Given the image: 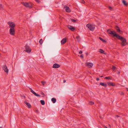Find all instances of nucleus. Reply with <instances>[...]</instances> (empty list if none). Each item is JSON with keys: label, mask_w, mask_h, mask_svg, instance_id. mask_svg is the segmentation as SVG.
Here are the masks:
<instances>
[{"label": "nucleus", "mask_w": 128, "mask_h": 128, "mask_svg": "<svg viewBox=\"0 0 128 128\" xmlns=\"http://www.w3.org/2000/svg\"><path fill=\"white\" fill-rule=\"evenodd\" d=\"M110 34L112 35L113 36L116 37L118 39H120L122 42L121 44L122 46H124L126 44V39L117 34L116 32L114 31H112Z\"/></svg>", "instance_id": "nucleus-1"}, {"label": "nucleus", "mask_w": 128, "mask_h": 128, "mask_svg": "<svg viewBox=\"0 0 128 128\" xmlns=\"http://www.w3.org/2000/svg\"><path fill=\"white\" fill-rule=\"evenodd\" d=\"M110 34L112 35L113 36L116 37L118 39H120L122 42L121 44L122 46H124L126 44V39L117 34L116 32L114 31H112Z\"/></svg>", "instance_id": "nucleus-2"}, {"label": "nucleus", "mask_w": 128, "mask_h": 128, "mask_svg": "<svg viewBox=\"0 0 128 128\" xmlns=\"http://www.w3.org/2000/svg\"><path fill=\"white\" fill-rule=\"evenodd\" d=\"M86 26L92 31H94L95 28V26H94L89 24H87Z\"/></svg>", "instance_id": "nucleus-3"}, {"label": "nucleus", "mask_w": 128, "mask_h": 128, "mask_svg": "<svg viewBox=\"0 0 128 128\" xmlns=\"http://www.w3.org/2000/svg\"><path fill=\"white\" fill-rule=\"evenodd\" d=\"M21 3L26 7L29 8H31L32 7V5L28 3L22 2Z\"/></svg>", "instance_id": "nucleus-4"}, {"label": "nucleus", "mask_w": 128, "mask_h": 128, "mask_svg": "<svg viewBox=\"0 0 128 128\" xmlns=\"http://www.w3.org/2000/svg\"><path fill=\"white\" fill-rule=\"evenodd\" d=\"M25 47L26 49L25 50L28 52H31V50L28 46L27 45H26Z\"/></svg>", "instance_id": "nucleus-5"}, {"label": "nucleus", "mask_w": 128, "mask_h": 128, "mask_svg": "<svg viewBox=\"0 0 128 128\" xmlns=\"http://www.w3.org/2000/svg\"><path fill=\"white\" fill-rule=\"evenodd\" d=\"M8 24L9 25L11 28H14L15 26V24L14 23L12 22H8Z\"/></svg>", "instance_id": "nucleus-6"}, {"label": "nucleus", "mask_w": 128, "mask_h": 128, "mask_svg": "<svg viewBox=\"0 0 128 128\" xmlns=\"http://www.w3.org/2000/svg\"><path fill=\"white\" fill-rule=\"evenodd\" d=\"M10 33L12 35H14L15 34L14 28H10Z\"/></svg>", "instance_id": "nucleus-7"}, {"label": "nucleus", "mask_w": 128, "mask_h": 128, "mask_svg": "<svg viewBox=\"0 0 128 128\" xmlns=\"http://www.w3.org/2000/svg\"><path fill=\"white\" fill-rule=\"evenodd\" d=\"M3 69L4 70V72L6 73H8V70L7 68V66L5 65L2 67Z\"/></svg>", "instance_id": "nucleus-8"}, {"label": "nucleus", "mask_w": 128, "mask_h": 128, "mask_svg": "<svg viewBox=\"0 0 128 128\" xmlns=\"http://www.w3.org/2000/svg\"><path fill=\"white\" fill-rule=\"evenodd\" d=\"M93 65V64L92 63H90L89 62H86V66L90 68H92Z\"/></svg>", "instance_id": "nucleus-9"}, {"label": "nucleus", "mask_w": 128, "mask_h": 128, "mask_svg": "<svg viewBox=\"0 0 128 128\" xmlns=\"http://www.w3.org/2000/svg\"><path fill=\"white\" fill-rule=\"evenodd\" d=\"M30 90L32 93L33 94H34V95L37 96H40V95L36 94L34 91L31 88H30Z\"/></svg>", "instance_id": "nucleus-10"}, {"label": "nucleus", "mask_w": 128, "mask_h": 128, "mask_svg": "<svg viewBox=\"0 0 128 128\" xmlns=\"http://www.w3.org/2000/svg\"><path fill=\"white\" fill-rule=\"evenodd\" d=\"M64 10L67 12H70V10L69 8L67 6H66L64 8Z\"/></svg>", "instance_id": "nucleus-11"}, {"label": "nucleus", "mask_w": 128, "mask_h": 128, "mask_svg": "<svg viewBox=\"0 0 128 128\" xmlns=\"http://www.w3.org/2000/svg\"><path fill=\"white\" fill-rule=\"evenodd\" d=\"M68 28L69 29L71 30L72 31H74L75 29V28L74 27L70 26H68Z\"/></svg>", "instance_id": "nucleus-12"}, {"label": "nucleus", "mask_w": 128, "mask_h": 128, "mask_svg": "<svg viewBox=\"0 0 128 128\" xmlns=\"http://www.w3.org/2000/svg\"><path fill=\"white\" fill-rule=\"evenodd\" d=\"M60 66V65L59 64H54L53 66V67L54 68H57Z\"/></svg>", "instance_id": "nucleus-13"}, {"label": "nucleus", "mask_w": 128, "mask_h": 128, "mask_svg": "<svg viewBox=\"0 0 128 128\" xmlns=\"http://www.w3.org/2000/svg\"><path fill=\"white\" fill-rule=\"evenodd\" d=\"M66 42V38H63L61 41V43L62 44H64Z\"/></svg>", "instance_id": "nucleus-14"}, {"label": "nucleus", "mask_w": 128, "mask_h": 128, "mask_svg": "<svg viewBox=\"0 0 128 128\" xmlns=\"http://www.w3.org/2000/svg\"><path fill=\"white\" fill-rule=\"evenodd\" d=\"M116 29L117 31L118 32L121 33L122 31L120 30V28L118 26H116Z\"/></svg>", "instance_id": "nucleus-15"}, {"label": "nucleus", "mask_w": 128, "mask_h": 128, "mask_svg": "<svg viewBox=\"0 0 128 128\" xmlns=\"http://www.w3.org/2000/svg\"><path fill=\"white\" fill-rule=\"evenodd\" d=\"M108 85L109 86H115V84H114V83L113 82H108Z\"/></svg>", "instance_id": "nucleus-16"}, {"label": "nucleus", "mask_w": 128, "mask_h": 128, "mask_svg": "<svg viewBox=\"0 0 128 128\" xmlns=\"http://www.w3.org/2000/svg\"><path fill=\"white\" fill-rule=\"evenodd\" d=\"M25 104L28 106L29 108H30L31 107V105L30 104L27 102H24Z\"/></svg>", "instance_id": "nucleus-17"}, {"label": "nucleus", "mask_w": 128, "mask_h": 128, "mask_svg": "<svg viewBox=\"0 0 128 128\" xmlns=\"http://www.w3.org/2000/svg\"><path fill=\"white\" fill-rule=\"evenodd\" d=\"M100 85L103 86L105 87H106L107 86V85L106 84H104L103 82H100Z\"/></svg>", "instance_id": "nucleus-18"}, {"label": "nucleus", "mask_w": 128, "mask_h": 128, "mask_svg": "<svg viewBox=\"0 0 128 128\" xmlns=\"http://www.w3.org/2000/svg\"><path fill=\"white\" fill-rule=\"evenodd\" d=\"M99 52H100L101 53L103 54H105V52H104V51L103 50H102L101 49H99Z\"/></svg>", "instance_id": "nucleus-19"}, {"label": "nucleus", "mask_w": 128, "mask_h": 128, "mask_svg": "<svg viewBox=\"0 0 128 128\" xmlns=\"http://www.w3.org/2000/svg\"><path fill=\"white\" fill-rule=\"evenodd\" d=\"M122 3L125 6H127L128 5V4L124 0H122Z\"/></svg>", "instance_id": "nucleus-20"}, {"label": "nucleus", "mask_w": 128, "mask_h": 128, "mask_svg": "<svg viewBox=\"0 0 128 128\" xmlns=\"http://www.w3.org/2000/svg\"><path fill=\"white\" fill-rule=\"evenodd\" d=\"M56 99L54 98H52V101L53 103H55L56 102Z\"/></svg>", "instance_id": "nucleus-21"}, {"label": "nucleus", "mask_w": 128, "mask_h": 128, "mask_svg": "<svg viewBox=\"0 0 128 128\" xmlns=\"http://www.w3.org/2000/svg\"><path fill=\"white\" fill-rule=\"evenodd\" d=\"M40 102L41 104L42 105H44L45 104V102L43 100H40Z\"/></svg>", "instance_id": "nucleus-22"}, {"label": "nucleus", "mask_w": 128, "mask_h": 128, "mask_svg": "<svg viewBox=\"0 0 128 128\" xmlns=\"http://www.w3.org/2000/svg\"><path fill=\"white\" fill-rule=\"evenodd\" d=\"M76 38L77 39V40L78 42L80 41V37L79 36H78L76 37Z\"/></svg>", "instance_id": "nucleus-23"}, {"label": "nucleus", "mask_w": 128, "mask_h": 128, "mask_svg": "<svg viewBox=\"0 0 128 128\" xmlns=\"http://www.w3.org/2000/svg\"><path fill=\"white\" fill-rule=\"evenodd\" d=\"M43 41L42 39H41L39 41V43L40 44H42Z\"/></svg>", "instance_id": "nucleus-24"}, {"label": "nucleus", "mask_w": 128, "mask_h": 128, "mask_svg": "<svg viewBox=\"0 0 128 128\" xmlns=\"http://www.w3.org/2000/svg\"><path fill=\"white\" fill-rule=\"evenodd\" d=\"M112 31L110 29H108V30L107 32L108 33L110 34L111 33Z\"/></svg>", "instance_id": "nucleus-25"}, {"label": "nucleus", "mask_w": 128, "mask_h": 128, "mask_svg": "<svg viewBox=\"0 0 128 128\" xmlns=\"http://www.w3.org/2000/svg\"><path fill=\"white\" fill-rule=\"evenodd\" d=\"M105 79L108 80L111 79L110 77V76H107L105 78Z\"/></svg>", "instance_id": "nucleus-26"}, {"label": "nucleus", "mask_w": 128, "mask_h": 128, "mask_svg": "<svg viewBox=\"0 0 128 128\" xmlns=\"http://www.w3.org/2000/svg\"><path fill=\"white\" fill-rule=\"evenodd\" d=\"M112 69L114 70L116 69V68L114 66H112Z\"/></svg>", "instance_id": "nucleus-27"}, {"label": "nucleus", "mask_w": 128, "mask_h": 128, "mask_svg": "<svg viewBox=\"0 0 128 128\" xmlns=\"http://www.w3.org/2000/svg\"><path fill=\"white\" fill-rule=\"evenodd\" d=\"M41 83L43 85V86H44V84H45L46 83V82L45 81H42L41 82Z\"/></svg>", "instance_id": "nucleus-28"}, {"label": "nucleus", "mask_w": 128, "mask_h": 128, "mask_svg": "<svg viewBox=\"0 0 128 128\" xmlns=\"http://www.w3.org/2000/svg\"><path fill=\"white\" fill-rule=\"evenodd\" d=\"M119 94L121 95H124V93L122 92H120Z\"/></svg>", "instance_id": "nucleus-29"}, {"label": "nucleus", "mask_w": 128, "mask_h": 128, "mask_svg": "<svg viewBox=\"0 0 128 128\" xmlns=\"http://www.w3.org/2000/svg\"><path fill=\"white\" fill-rule=\"evenodd\" d=\"M89 104L90 105H92L94 104V102H89Z\"/></svg>", "instance_id": "nucleus-30"}, {"label": "nucleus", "mask_w": 128, "mask_h": 128, "mask_svg": "<svg viewBox=\"0 0 128 128\" xmlns=\"http://www.w3.org/2000/svg\"><path fill=\"white\" fill-rule=\"evenodd\" d=\"M71 20L72 22H75L76 21V20H75L73 19H71Z\"/></svg>", "instance_id": "nucleus-31"}, {"label": "nucleus", "mask_w": 128, "mask_h": 128, "mask_svg": "<svg viewBox=\"0 0 128 128\" xmlns=\"http://www.w3.org/2000/svg\"><path fill=\"white\" fill-rule=\"evenodd\" d=\"M99 39L101 40L102 41H103V42H104V40H103V39L101 37H99Z\"/></svg>", "instance_id": "nucleus-32"}, {"label": "nucleus", "mask_w": 128, "mask_h": 128, "mask_svg": "<svg viewBox=\"0 0 128 128\" xmlns=\"http://www.w3.org/2000/svg\"><path fill=\"white\" fill-rule=\"evenodd\" d=\"M81 2L82 3L84 4L85 3V2L84 0H82L81 1Z\"/></svg>", "instance_id": "nucleus-33"}, {"label": "nucleus", "mask_w": 128, "mask_h": 128, "mask_svg": "<svg viewBox=\"0 0 128 128\" xmlns=\"http://www.w3.org/2000/svg\"><path fill=\"white\" fill-rule=\"evenodd\" d=\"M82 51H80L79 52V54H81L82 53Z\"/></svg>", "instance_id": "nucleus-34"}, {"label": "nucleus", "mask_w": 128, "mask_h": 128, "mask_svg": "<svg viewBox=\"0 0 128 128\" xmlns=\"http://www.w3.org/2000/svg\"><path fill=\"white\" fill-rule=\"evenodd\" d=\"M99 80V78H96V80H97V81H98Z\"/></svg>", "instance_id": "nucleus-35"}, {"label": "nucleus", "mask_w": 128, "mask_h": 128, "mask_svg": "<svg viewBox=\"0 0 128 128\" xmlns=\"http://www.w3.org/2000/svg\"><path fill=\"white\" fill-rule=\"evenodd\" d=\"M80 57H81L82 58H83V55H81L80 56Z\"/></svg>", "instance_id": "nucleus-36"}, {"label": "nucleus", "mask_w": 128, "mask_h": 128, "mask_svg": "<svg viewBox=\"0 0 128 128\" xmlns=\"http://www.w3.org/2000/svg\"><path fill=\"white\" fill-rule=\"evenodd\" d=\"M41 94L42 95H44V94L43 92H42Z\"/></svg>", "instance_id": "nucleus-37"}, {"label": "nucleus", "mask_w": 128, "mask_h": 128, "mask_svg": "<svg viewBox=\"0 0 128 128\" xmlns=\"http://www.w3.org/2000/svg\"><path fill=\"white\" fill-rule=\"evenodd\" d=\"M109 8L110 10H111L112 9V8L110 6L109 7Z\"/></svg>", "instance_id": "nucleus-38"}, {"label": "nucleus", "mask_w": 128, "mask_h": 128, "mask_svg": "<svg viewBox=\"0 0 128 128\" xmlns=\"http://www.w3.org/2000/svg\"><path fill=\"white\" fill-rule=\"evenodd\" d=\"M2 5H1L0 4V8H2Z\"/></svg>", "instance_id": "nucleus-39"}, {"label": "nucleus", "mask_w": 128, "mask_h": 128, "mask_svg": "<svg viewBox=\"0 0 128 128\" xmlns=\"http://www.w3.org/2000/svg\"><path fill=\"white\" fill-rule=\"evenodd\" d=\"M37 1L38 2H40V0H37Z\"/></svg>", "instance_id": "nucleus-40"}, {"label": "nucleus", "mask_w": 128, "mask_h": 128, "mask_svg": "<svg viewBox=\"0 0 128 128\" xmlns=\"http://www.w3.org/2000/svg\"><path fill=\"white\" fill-rule=\"evenodd\" d=\"M116 116L117 117H119V116L118 115H117Z\"/></svg>", "instance_id": "nucleus-41"}, {"label": "nucleus", "mask_w": 128, "mask_h": 128, "mask_svg": "<svg viewBox=\"0 0 128 128\" xmlns=\"http://www.w3.org/2000/svg\"><path fill=\"white\" fill-rule=\"evenodd\" d=\"M66 80H64V83H65V82H66Z\"/></svg>", "instance_id": "nucleus-42"}, {"label": "nucleus", "mask_w": 128, "mask_h": 128, "mask_svg": "<svg viewBox=\"0 0 128 128\" xmlns=\"http://www.w3.org/2000/svg\"><path fill=\"white\" fill-rule=\"evenodd\" d=\"M118 74H120V72H118L117 73Z\"/></svg>", "instance_id": "nucleus-43"}, {"label": "nucleus", "mask_w": 128, "mask_h": 128, "mask_svg": "<svg viewBox=\"0 0 128 128\" xmlns=\"http://www.w3.org/2000/svg\"><path fill=\"white\" fill-rule=\"evenodd\" d=\"M126 89L128 91V88H126Z\"/></svg>", "instance_id": "nucleus-44"}, {"label": "nucleus", "mask_w": 128, "mask_h": 128, "mask_svg": "<svg viewBox=\"0 0 128 128\" xmlns=\"http://www.w3.org/2000/svg\"><path fill=\"white\" fill-rule=\"evenodd\" d=\"M104 128H108L107 127H106V126H105L104 127Z\"/></svg>", "instance_id": "nucleus-45"}, {"label": "nucleus", "mask_w": 128, "mask_h": 128, "mask_svg": "<svg viewBox=\"0 0 128 128\" xmlns=\"http://www.w3.org/2000/svg\"><path fill=\"white\" fill-rule=\"evenodd\" d=\"M0 128H2V127H0Z\"/></svg>", "instance_id": "nucleus-46"}, {"label": "nucleus", "mask_w": 128, "mask_h": 128, "mask_svg": "<svg viewBox=\"0 0 128 128\" xmlns=\"http://www.w3.org/2000/svg\"><path fill=\"white\" fill-rule=\"evenodd\" d=\"M102 77V76H101V77Z\"/></svg>", "instance_id": "nucleus-47"}]
</instances>
